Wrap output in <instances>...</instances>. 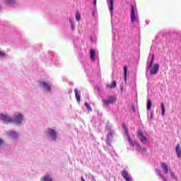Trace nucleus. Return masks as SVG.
Returning <instances> with one entry per match:
<instances>
[{
	"label": "nucleus",
	"instance_id": "obj_29",
	"mask_svg": "<svg viewBox=\"0 0 181 181\" xmlns=\"http://www.w3.org/2000/svg\"><path fill=\"white\" fill-rule=\"evenodd\" d=\"M93 5L95 8L97 6V0H93Z\"/></svg>",
	"mask_w": 181,
	"mask_h": 181
},
{
	"label": "nucleus",
	"instance_id": "obj_21",
	"mask_svg": "<svg viewBox=\"0 0 181 181\" xmlns=\"http://www.w3.org/2000/svg\"><path fill=\"white\" fill-rule=\"evenodd\" d=\"M42 181H53V180H52V177H50V175H47L44 176V177L42 179Z\"/></svg>",
	"mask_w": 181,
	"mask_h": 181
},
{
	"label": "nucleus",
	"instance_id": "obj_10",
	"mask_svg": "<svg viewBox=\"0 0 181 181\" xmlns=\"http://www.w3.org/2000/svg\"><path fill=\"white\" fill-rule=\"evenodd\" d=\"M122 175L126 181H132V177H131V175H129L127 171H122Z\"/></svg>",
	"mask_w": 181,
	"mask_h": 181
},
{
	"label": "nucleus",
	"instance_id": "obj_26",
	"mask_svg": "<svg viewBox=\"0 0 181 181\" xmlns=\"http://www.w3.org/2000/svg\"><path fill=\"white\" fill-rule=\"evenodd\" d=\"M6 56H8V55H6V54L5 52L0 50V57L1 58H4V57L6 58Z\"/></svg>",
	"mask_w": 181,
	"mask_h": 181
},
{
	"label": "nucleus",
	"instance_id": "obj_19",
	"mask_svg": "<svg viewBox=\"0 0 181 181\" xmlns=\"http://www.w3.org/2000/svg\"><path fill=\"white\" fill-rule=\"evenodd\" d=\"M160 110H161L162 116L165 117V104L163 103H160Z\"/></svg>",
	"mask_w": 181,
	"mask_h": 181
},
{
	"label": "nucleus",
	"instance_id": "obj_11",
	"mask_svg": "<svg viewBox=\"0 0 181 181\" xmlns=\"http://www.w3.org/2000/svg\"><path fill=\"white\" fill-rule=\"evenodd\" d=\"M112 135H114V132L110 131L107 134V139L106 140V143L109 146H111V139H112Z\"/></svg>",
	"mask_w": 181,
	"mask_h": 181
},
{
	"label": "nucleus",
	"instance_id": "obj_32",
	"mask_svg": "<svg viewBox=\"0 0 181 181\" xmlns=\"http://www.w3.org/2000/svg\"><path fill=\"white\" fill-rule=\"evenodd\" d=\"M153 118V115L151 114V119H152Z\"/></svg>",
	"mask_w": 181,
	"mask_h": 181
},
{
	"label": "nucleus",
	"instance_id": "obj_8",
	"mask_svg": "<svg viewBox=\"0 0 181 181\" xmlns=\"http://www.w3.org/2000/svg\"><path fill=\"white\" fill-rule=\"evenodd\" d=\"M48 135L52 138V141H54L56 138H57V135L56 134V131L53 129H48Z\"/></svg>",
	"mask_w": 181,
	"mask_h": 181
},
{
	"label": "nucleus",
	"instance_id": "obj_1",
	"mask_svg": "<svg viewBox=\"0 0 181 181\" xmlns=\"http://www.w3.org/2000/svg\"><path fill=\"white\" fill-rule=\"evenodd\" d=\"M0 119L4 124L14 122V124H16V125H19L20 124H22V122H23V115H22V114L21 113H16L14 114L13 118H11L8 115L0 114Z\"/></svg>",
	"mask_w": 181,
	"mask_h": 181
},
{
	"label": "nucleus",
	"instance_id": "obj_30",
	"mask_svg": "<svg viewBox=\"0 0 181 181\" xmlns=\"http://www.w3.org/2000/svg\"><path fill=\"white\" fill-rule=\"evenodd\" d=\"M2 144H4V141L1 139H0V148L1 146H2Z\"/></svg>",
	"mask_w": 181,
	"mask_h": 181
},
{
	"label": "nucleus",
	"instance_id": "obj_25",
	"mask_svg": "<svg viewBox=\"0 0 181 181\" xmlns=\"http://www.w3.org/2000/svg\"><path fill=\"white\" fill-rule=\"evenodd\" d=\"M69 23H71L72 30H74L76 29V25L73 23V20H71V18H69Z\"/></svg>",
	"mask_w": 181,
	"mask_h": 181
},
{
	"label": "nucleus",
	"instance_id": "obj_13",
	"mask_svg": "<svg viewBox=\"0 0 181 181\" xmlns=\"http://www.w3.org/2000/svg\"><path fill=\"white\" fill-rule=\"evenodd\" d=\"M107 4L110 6V12L112 13L114 11V0H107Z\"/></svg>",
	"mask_w": 181,
	"mask_h": 181
},
{
	"label": "nucleus",
	"instance_id": "obj_20",
	"mask_svg": "<svg viewBox=\"0 0 181 181\" xmlns=\"http://www.w3.org/2000/svg\"><path fill=\"white\" fill-rule=\"evenodd\" d=\"M107 87L108 88H115L117 87V81H114L112 84H107Z\"/></svg>",
	"mask_w": 181,
	"mask_h": 181
},
{
	"label": "nucleus",
	"instance_id": "obj_12",
	"mask_svg": "<svg viewBox=\"0 0 181 181\" xmlns=\"http://www.w3.org/2000/svg\"><path fill=\"white\" fill-rule=\"evenodd\" d=\"M175 153L177 154V157L181 159V147L180 144H177L175 146Z\"/></svg>",
	"mask_w": 181,
	"mask_h": 181
},
{
	"label": "nucleus",
	"instance_id": "obj_7",
	"mask_svg": "<svg viewBox=\"0 0 181 181\" xmlns=\"http://www.w3.org/2000/svg\"><path fill=\"white\" fill-rule=\"evenodd\" d=\"M40 87H42L44 88V90H46V91L50 93V88L52 87V84H50L49 82H45V81H40Z\"/></svg>",
	"mask_w": 181,
	"mask_h": 181
},
{
	"label": "nucleus",
	"instance_id": "obj_18",
	"mask_svg": "<svg viewBox=\"0 0 181 181\" xmlns=\"http://www.w3.org/2000/svg\"><path fill=\"white\" fill-rule=\"evenodd\" d=\"M170 175L171 176V179H173L175 181L179 180L177 175L173 171H172V170H170Z\"/></svg>",
	"mask_w": 181,
	"mask_h": 181
},
{
	"label": "nucleus",
	"instance_id": "obj_9",
	"mask_svg": "<svg viewBox=\"0 0 181 181\" xmlns=\"http://www.w3.org/2000/svg\"><path fill=\"white\" fill-rule=\"evenodd\" d=\"M160 166L165 175H168V173H169V165H168L166 163H161Z\"/></svg>",
	"mask_w": 181,
	"mask_h": 181
},
{
	"label": "nucleus",
	"instance_id": "obj_14",
	"mask_svg": "<svg viewBox=\"0 0 181 181\" xmlns=\"http://www.w3.org/2000/svg\"><path fill=\"white\" fill-rule=\"evenodd\" d=\"M75 93V97L76 98L77 103H80L81 101V97L80 96V94L78 93V89L76 88L74 89Z\"/></svg>",
	"mask_w": 181,
	"mask_h": 181
},
{
	"label": "nucleus",
	"instance_id": "obj_2",
	"mask_svg": "<svg viewBox=\"0 0 181 181\" xmlns=\"http://www.w3.org/2000/svg\"><path fill=\"white\" fill-rule=\"evenodd\" d=\"M125 134L127 136V139L129 141V144L130 146H133L134 148L136 149V151H138L141 153H144V152H146V148H142L139 144H138L136 141L133 142L132 139H131V136H129V133H128V130L127 129V127L124 126Z\"/></svg>",
	"mask_w": 181,
	"mask_h": 181
},
{
	"label": "nucleus",
	"instance_id": "obj_17",
	"mask_svg": "<svg viewBox=\"0 0 181 181\" xmlns=\"http://www.w3.org/2000/svg\"><path fill=\"white\" fill-rule=\"evenodd\" d=\"M90 58L93 62L95 60V51L93 49L90 51Z\"/></svg>",
	"mask_w": 181,
	"mask_h": 181
},
{
	"label": "nucleus",
	"instance_id": "obj_22",
	"mask_svg": "<svg viewBox=\"0 0 181 181\" xmlns=\"http://www.w3.org/2000/svg\"><path fill=\"white\" fill-rule=\"evenodd\" d=\"M4 4H7V5H13V4L15 2V0H3Z\"/></svg>",
	"mask_w": 181,
	"mask_h": 181
},
{
	"label": "nucleus",
	"instance_id": "obj_27",
	"mask_svg": "<svg viewBox=\"0 0 181 181\" xmlns=\"http://www.w3.org/2000/svg\"><path fill=\"white\" fill-rule=\"evenodd\" d=\"M85 107L87 108V110L88 111H90V112L93 111V110L91 109V107L89 106L88 103H85Z\"/></svg>",
	"mask_w": 181,
	"mask_h": 181
},
{
	"label": "nucleus",
	"instance_id": "obj_3",
	"mask_svg": "<svg viewBox=\"0 0 181 181\" xmlns=\"http://www.w3.org/2000/svg\"><path fill=\"white\" fill-rule=\"evenodd\" d=\"M155 60V54H151V60L149 64L147 63V70L150 71V74L155 75L158 71H159V64H154L153 62Z\"/></svg>",
	"mask_w": 181,
	"mask_h": 181
},
{
	"label": "nucleus",
	"instance_id": "obj_4",
	"mask_svg": "<svg viewBox=\"0 0 181 181\" xmlns=\"http://www.w3.org/2000/svg\"><path fill=\"white\" fill-rule=\"evenodd\" d=\"M103 107H108V105H112L117 103V96L110 95L107 99H103Z\"/></svg>",
	"mask_w": 181,
	"mask_h": 181
},
{
	"label": "nucleus",
	"instance_id": "obj_6",
	"mask_svg": "<svg viewBox=\"0 0 181 181\" xmlns=\"http://www.w3.org/2000/svg\"><path fill=\"white\" fill-rule=\"evenodd\" d=\"M137 138H139L141 144H149V139H148V138L144 135V133H142L141 129L137 131Z\"/></svg>",
	"mask_w": 181,
	"mask_h": 181
},
{
	"label": "nucleus",
	"instance_id": "obj_23",
	"mask_svg": "<svg viewBox=\"0 0 181 181\" xmlns=\"http://www.w3.org/2000/svg\"><path fill=\"white\" fill-rule=\"evenodd\" d=\"M152 108V103L151 102V100L148 99L147 100V110L149 111Z\"/></svg>",
	"mask_w": 181,
	"mask_h": 181
},
{
	"label": "nucleus",
	"instance_id": "obj_28",
	"mask_svg": "<svg viewBox=\"0 0 181 181\" xmlns=\"http://www.w3.org/2000/svg\"><path fill=\"white\" fill-rule=\"evenodd\" d=\"M76 21H80V19H81V15L80 14V13H76Z\"/></svg>",
	"mask_w": 181,
	"mask_h": 181
},
{
	"label": "nucleus",
	"instance_id": "obj_5",
	"mask_svg": "<svg viewBox=\"0 0 181 181\" xmlns=\"http://www.w3.org/2000/svg\"><path fill=\"white\" fill-rule=\"evenodd\" d=\"M130 19L132 23L134 22H139V16H138V12L135 11V6H132Z\"/></svg>",
	"mask_w": 181,
	"mask_h": 181
},
{
	"label": "nucleus",
	"instance_id": "obj_15",
	"mask_svg": "<svg viewBox=\"0 0 181 181\" xmlns=\"http://www.w3.org/2000/svg\"><path fill=\"white\" fill-rule=\"evenodd\" d=\"M156 172L158 175V176H160V179H161L163 181H168V180L162 175V173L160 172V170L156 169Z\"/></svg>",
	"mask_w": 181,
	"mask_h": 181
},
{
	"label": "nucleus",
	"instance_id": "obj_31",
	"mask_svg": "<svg viewBox=\"0 0 181 181\" xmlns=\"http://www.w3.org/2000/svg\"><path fill=\"white\" fill-rule=\"evenodd\" d=\"M92 180H93V181H96L95 177H92Z\"/></svg>",
	"mask_w": 181,
	"mask_h": 181
},
{
	"label": "nucleus",
	"instance_id": "obj_16",
	"mask_svg": "<svg viewBox=\"0 0 181 181\" xmlns=\"http://www.w3.org/2000/svg\"><path fill=\"white\" fill-rule=\"evenodd\" d=\"M7 135L10 138H18V133H16L15 132H12V131L8 132Z\"/></svg>",
	"mask_w": 181,
	"mask_h": 181
},
{
	"label": "nucleus",
	"instance_id": "obj_24",
	"mask_svg": "<svg viewBox=\"0 0 181 181\" xmlns=\"http://www.w3.org/2000/svg\"><path fill=\"white\" fill-rule=\"evenodd\" d=\"M123 69L124 71V80L127 81V73L128 71V68L127 67V66H124Z\"/></svg>",
	"mask_w": 181,
	"mask_h": 181
}]
</instances>
